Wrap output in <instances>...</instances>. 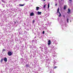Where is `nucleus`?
I'll return each mask as SVG.
<instances>
[{
    "label": "nucleus",
    "instance_id": "24",
    "mask_svg": "<svg viewBox=\"0 0 73 73\" xmlns=\"http://www.w3.org/2000/svg\"><path fill=\"white\" fill-rule=\"evenodd\" d=\"M61 1H62V0H61Z\"/></svg>",
    "mask_w": 73,
    "mask_h": 73
},
{
    "label": "nucleus",
    "instance_id": "11",
    "mask_svg": "<svg viewBox=\"0 0 73 73\" xmlns=\"http://www.w3.org/2000/svg\"><path fill=\"white\" fill-rule=\"evenodd\" d=\"M24 4L23 5H21V4H19V6H20L21 7H23V6H24Z\"/></svg>",
    "mask_w": 73,
    "mask_h": 73
},
{
    "label": "nucleus",
    "instance_id": "16",
    "mask_svg": "<svg viewBox=\"0 0 73 73\" xmlns=\"http://www.w3.org/2000/svg\"><path fill=\"white\" fill-rule=\"evenodd\" d=\"M46 7V5H45L44 7H43V8H45V7Z\"/></svg>",
    "mask_w": 73,
    "mask_h": 73
},
{
    "label": "nucleus",
    "instance_id": "22",
    "mask_svg": "<svg viewBox=\"0 0 73 73\" xmlns=\"http://www.w3.org/2000/svg\"><path fill=\"white\" fill-rule=\"evenodd\" d=\"M69 1H72V0H69Z\"/></svg>",
    "mask_w": 73,
    "mask_h": 73
},
{
    "label": "nucleus",
    "instance_id": "19",
    "mask_svg": "<svg viewBox=\"0 0 73 73\" xmlns=\"http://www.w3.org/2000/svg\"><path fill=\"white\" fill-rule=\"evenodd\" d=\"M45 33V32L44 31H43V34H44Z\"/></svg>",
    "mask_w": 73,
    "mask_h": 73
},
{
    "label": "nucleus",
    "instance_id": "25",
    "mask_svg": "<svg viewBox=\"0 0 73 73\" xmlns=\"http://www.w3.org/2000/svg\"><path fill=\"white\" fill-rule=\"evenodd\" d=\"M70 22H71V21H70Z\"/></svg>",
    "mask_w": 73,
    "mask_h": 73
},
{
    "label": "nucleus",
    "instance_id": "13",
    "mask_svg": "<svg viewBox=\"0 0 73 73\" xmlns=\"http://www.w3.org/2000/svg\"><path fill=\"white\" fill-rule=\"evenodd\" d=\"M49 8V3H48V7H47V8L48 9Z\"/></svg>",
    "mask_w": 73,
    "mask_h": 73
},
{
    "label": "nucleus",
    "instance_id": "12",
    "mask_svg": "<svg viewBox=\"0 0 73 73\" xmlns=\"http://www.w3.org/2000/svg\"><path fill=\"white\" fill-rule=\"evenodd\" d=\"M66 5L64 6V9H66Z\"/></svg>",
    "mask_w": 73,
    "mask_h": 73
},
{
    "label": "nucleus",
    "instance_id": "23",
    "mask_svg": "<svg viewBox=\"0 0 73 73\" xmlns=\"http://www.w3.org/2000/svg\"><path fill=\"white\" fill-rule=\"evenodd\" d=\"M15 23H16V22H15Z\"/></svg>",
    "mask_w": 73,
    "mask_h": 73
},
{
    "label": "nucleus",
    "instance_id": "18",
    "mask_svg": "<svg viewBox=\"0 0 73 73\" xmlns=\"http://www.w3.org/2000/svg\"><path fill=\"white\" fill-rule=\"evenodd\" d=\"M68 19H67V23H69V20H68Z\"/></svg>",
    "mask_w": 73,
    "mask_h": 73
},
{
    "label": "nucleus",
    "instance_id": "20",
    "mask_svg": "<svg viewBox=\"0 0 73 73\" xmlns=\"http://www.w3.org/2000/svg\"><path fill=\"white\" fill-rule=\"evenodd\" d=\"M57 4H55V6H57Z\"/></svg>",
    "mask_w": 73,
    "mask_h": 73
},
{
    "label": "nucleus",
    "instance_id": "17",
    "mask_svg": "<svg viewBox=\"0 0 73 73\" xmlns=\"http://www.w3.org/2000/svg\"><path fill=\"white\" fill-rule=\"evenodd\" d=\"M57 68V67L55 66L54 67V69H56V68Z\"/></svg>",
    "mask_w": 73,
    "mask_h": 73
},
{
    "label": "nucleus",
    "instance_id": "6",
    "mask_svg": "<svg viewBox=\"0 0 73 73\" xmlns=\"http://www.w3.org/2000/svg\"><path fill=\"white\" fill-rule=\"evenodd\" d=\"M25 66H26V67H27V68H29V67L30 66H29V64H27Z\"/></svg>",
    "mask_w": 73,
    "mask_h": 73
},
{
    "label": "nucleus",
    "instance_id": "7",
    "mask_svg": "<svg viewBox=\"0 0 73 73\" xmlns=\"http://www.w3.org/2000/svg\"><path fill=\"white\" fill-rule=\"evenodd\" d=\"M38 15H41V12H40L39 11L38 12Z\"/></svg>",
    "mask_w": 73,
    "mask_h": 73
},
{
    "label": "nucleus",
    "instance_id": "9",
    "mask_svg": "<svg viewBox=\"0 0 73 73\" xmlns=\"http://www.w3.org/2000/svg\"><path fill=\"white\" fill-rule=\"evenodd\" d=\"M36 11H38L39 8H40V7H36Z\"/></svg>",
    "mask_w": 73,
    "mask_h": 73
},
{
    "label": "nucleus",
    "instance_id": "15",
    "mask_svg": "<svg viewBox=\"0 0 73 73\" xmlns=\"http://www.w3.org/2000/svg\"><path fill=\"white\" fill-rule=\"evenodd\" d=\"M2 51L3 52H4V51H5V49H3L2 50Z\"/></svg>",
    "mask_w": 73,
    "mask_h": 73
},
{
    "label": "nucleus",
    "instance_id": "2",
    "mask_svg": "<svg viewBox=\"0 0 73 73\" xmlns=\"http://www.w3.org/2000/svg\"><path fill=\"white\" fill-rule=\"evenodd\" d=\"M7 54L9 56H12V53L11 52L9 51L7 53Z\"/></svg>",
    "mask_w": 73,
    "mask_h": 73
},
{
    "label": "nucleus",
    "instance_id": "14",
    "mask_svg": "<svg viewBox=\"0 0 73 73\" xmlns=\"http://www.w3.org/2000/svg\"><path fill=\"white\" fill-rule=\"evenodd\" d=\"M35 20H33V23H35Z\"/></svg>",
    "mask_w": 73,
    "mask_h": 73
},
{
    "label": "nucleus",
    "instance_id": "5",
    "mask_svg": "<svg viewBox=\"0 0 73 73\" xmlns=\"http://www.w3.org/2000/svg\"><path fill=\"white\" fill-rule=\"evenodd\" d=\"M34 14L32 12L30 14V16H34Z\"/></svg>",
    "mask_w": 73,
    "mask_h": 73
},
{
    "label": "nucleus",
    "instance_id": "3",
    "mask_svg": "<svg viewBox=\"0 0 73 73\" xmlns=\"http://www.w3.org/2000/svg\"><path fill=\"white\" fill-rule=\"evenodd\" d=\"M51 42V41H50V40H48V43L47 44L48 45H50Z\"/></svg>",
    "mask_w": 73,
    "mask_h": 73
},
{
    "label": "nucleus",
    "instance_id": "1",
    "mask_svg": "<svg viewBox=\"0 0 73 73\" xmlns=\"http://www.w3.org/2000/svg\"><path fill=\"white\" fill-rule=\"evenodd\" d=\"M59 11H60V9H59V7H58V9L57 10V12L56 13H58L59 14V17H61V13L60 12H59Z\"/></svg>",
    "mask_w": 73,
    "mask_h": 73
},
{
    "label": "nucleus",
    "instance_id": "21",
    "mask_svg": "<svg viewBox=\"0 0 73 73\" xmlns=\"http://www.w3.org/2000/svg\"><path fill=\"white\" fill-rule=\"evenodd\" d=\"M63 17H65V15H63Z\"/></svg>",
    "mask_w": 73,
    "mask_h": 73
},
{
    "label": "nucleus",
    "instance_id": "10",
    "mask_svg": "<svg viewBox=\"0 0 73 73\" xmlns=\"http://www.w3.org/2000/svg\"><path fill=\"white\" fill-rule=\"evenodd\" d=\"M68 11L67 12V13H69V12H70V9H68Z\"/></svg>",
    "mask_w": 73,
    "mask_h": 73
},
{
    "label": "nucleus",
    "instance_id": "4",
    "mask_svg": "<svg viewBox=\"0 0 73 73\" xmlns=\"http://www.w3.org/2000/svg\"><path fill=\"white\" fill-rule=\"evenodd\" d=\"M4 61L5 62H7V58L6 57L5 58H4Z\"/></svg>",
    "mask_w": 73,
    "mask_h": 73
},
{
    "label": "nucleus",
    "instance_id": "8",
    "mask_svg": "<svg viewBox=\"0 0 73 73\" xmlns=\"http://www.w3.org/2000/svg\"><path fill=\"white\" fill-rule=\"evenodd\" d=\"M4 60V58H2V59L1 60V62H3V61Z\"/></svg>",
    "mask_w": 73,
    "mask_h": 73
}]
</instances>
